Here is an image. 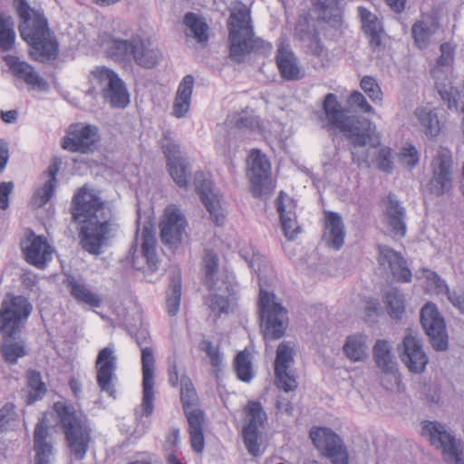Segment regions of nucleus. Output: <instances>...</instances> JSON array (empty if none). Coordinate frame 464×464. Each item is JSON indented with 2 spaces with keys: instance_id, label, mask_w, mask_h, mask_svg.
I'll list each match as a JSON object with an SVG mask.
<instances>
[{
  "instance_id": "7ed1b4c3",
  "label": "nucleus",
  "mask_w": 464,
  "mask_h": 464,
  "mask_svg": "<svg viewBox=\"0 0 464 464\" xmlns=\"http://www.w3.org/2000/svg\"><path fill=\"white\" fill-rule=\"evenodd\" d=\"M120 225L112 206L89 188V255L101 256L115 239Z\"/></svg>"
},
{
  "instance_id": "473e14b6",
  "label": "nucleus",
  "mask_w": 464,
  "mask_h": 464,
  "mask_svg": "<svg viewBox=\"0 0 464 464\" xmlns=\"http://www.w3.org/2000/svg\"><path fill=\"white\" fill-rule=\"evenodd\" d=\"M323 111L327 121L325 127L328 130L337 129L340 130L346 118L350 116L345 114V110L343 108L334 93H327L325 95L323 102Z\"/></svg>"
},
{
  "instance_id": "412c9836",
  "label": "nucleus",
  "mask_w": 464,
  "mask_h": 464,
  "mask_svg": "<svg viewBox=\"0 0 464 464\" xmlns=\"http://www.w3.org/2000/svg\"><path fill=\"white\" fill-rule=\"evenodd\" d=\"M62 160L54 157L42 177L45 179L42 186L37 188L32 196L31 205L34 208H41L45 206L54 196L58 179L57 175L62 166Z\"/></svg>"
},
{
  "instance_id": "e433bc0d",
  "label": "nucleus",
  "mask_w": 464,
  "mask_h": 464,
  "mask_svg": "<svg viewBox=\"0 0 464 464\" xmlns=\"http://www.w3.org/2000/svg\"><path fill=\"white\" fill-rule=\"evenodd\" d=\"M137 41L138 38L127 40L111 38L108 44L107 53L114 60L122 62L130 61L133 56Z\"/></svg>"
},
{
  "instance_id": "8fccbe9b",
  "label": "nucleus",
  "mask_w": 464,
  "mask_h": 464,
  "mask_svg": "<svg viewBox=\"0 0 464 464\" xmlns=\"http://www.w3.org/2000/svg\"><path fill=\"white\" fill-rule=\"evenodd\" d=\"M246 424L243 428L258 429L266 420V413L258 401H249L246 407Z\"/></svg>"
},
{
  "instance_id": "0eeeda50",
  "label": "nucleus",
  "mask_w": 464,
  "mask_h": 464,
  "mask_svg": "<svg viewBox=\"0 0 464 464\" xmlns=\"http://www.w3.org/2000/svg\"><path fill=\"white\" fill-rule=\"evenodd\" d=\"M53 408L72 454L76 459H82L87 450V430L81 424L74 407L66 401H56Z\"/></svg>"
},
{
  "instance_id": "72a5a7b5",
  "label": "nucleus",
  "mask_w": 464,
  "mask_h": 464,
  "mask_svg": "<svg viewBox=\"0 0 464 464\" xmlns=\"http://www.w3.org/2000/svg\"><path fill=\"white\" fill-rule=\"evenodd\" d=\"M102 97L112 109H125L130 103V92L125 82L121 79H117L109 87L102 90Z\"/></svg>"
},
{
  "instance_id": "c03bdc74",
  "label": "nucleus",
  "mask_w": 464,
  "mask_h": 464,
  "mask_svg": "<svg viewBox=\"0 0 464 464\" xmlns=\"http://www.w3.org/2000/svg\"><path fill=\"white\" fill-rule=\"evenodd\" d=\"M184 24L187 26L186 34L195 38L198 43H205L208 39V26L204 19L194 13H187L184 17Z\"/></svg>"
},
{
  "instance_id": "de8ad7c7",
  "label": "nucleus",
  "mask_w": 464,
  "mask_h": 464,
  "mask_svg": "<svg viewBox=\"0 0 464 464\" xmlns=\"http://www.w3.org/2000/svg\"><path fill=\"white\" fill-rule=\"evenodd\" d=\"M182 294L181 278L179 276H174L166 292V304L169 315L175 316L179 311Z\"/></svg>"
},
{
  "instance_id": "a878e982",
  "label": "nucleus",
  "mask_w": 464,
  "mask_h": 464,
  "mask_svg": "<svg viewBox=\"0 0 464 464\" xmlns=\"http://www.w3.org/2000/svg\"><path fill=\"white\" fill-rule=\"evenodd\" d=\"M344 237L345 229L342 217L337 212L325 211L323 239L326 246L338 250L343 246Z\"/></svg>"
},
{
  "instance_id": "58836bf2",
  "label": "nucleus",
  "mask_w": 464,
  "mask_h": 464,
  "mask_svg": "<svg viewBox=\"0 0 464 464\" xmlns=\"http://www.w3.org/2000/svg\"><path fill=\"white\" fill-rule=\"evenodd\" d=\"M415 116L419 121L422 131L428 137L432 139L440 134L441 125L437 112L430 109L421 107L416 109Z\"/></svg>"
},
{
  "instance_id": "603ef678",
  "label": "nucleus",
  "mask_w": 464,
  "mask_h": 464,
  "mask_svg": "<svg viewBox=\"0 0 464 464\" xmlns=\"http://www.w3.org/2000/svg\"><path fill=\"white\" fill-rule=\"evenodd\" d=\"M379 145L378 140L371 143L372 148L377 149L374 159L377 168L385 173H392L393 170L392 150L389 147Z\"/></svg>"
},
{
  "instance_id": "9b49d317",
  "label": "nucleus",
  "mask_w": 464,
  "mask_h": 464,
  "mask_svg": "<svg viewBox=\"0 0 464 464\" xmlns=\"http://www.w3.org/2000/svg\"><path fill=\"white\" fill-rule=\"evenodd\" d=\"M420 324L435 351L444 352L449 348L446 323L435 304L427 303L421 308Z\"/></svg>"
},
{
  "instance_id": "4be33fe9",
  "label": "nucleus",
  "mask_w": 464,
  "mask_h": 464,
  "mask_svg": "<svg viewBox=\"0 0 464 464\" xmlns=\"http://www.w3.org/2000/svg\"><path fill=\"white\" fill-rule=\"evenodd\" d=\"M27 241L28 244L23 246L25 261L39 269L45 268L53 257V248L46 237L32 231Z\"/></svg>"
},
{
  "instance_id": "6e6d98bb",
  "label": "nucleus",
  "mask_w": 464,
  "mask_h": 464,
  "mask_svg": "<svg viewBox=\"0 0 464 464\" xmlns=\"http://www.w3.org/2000/svg\"><path fill=\"white\" fill-rule=\"evenodd\" d=\"M235 371L237 378L242 382H250L253 378L252 362L249 355L245 352L237 354L234 362Z\"/></svg>"
},
{
  "instance_id": "5701e85b",
  "label": "nucleus",
  "mask_w": 464,
  "mask_h": 464,
  "mask_svg": "<svg viewBox=\"0 0 464 464\" xmlns=\"http://www.w3.org/2000/svg\"><path fill=\"white\" fill-rule=\"evenodd\" d=\"M4 61L12 74L25 82L30 88L42 92L48 90V82L35 71L33 65L21 61L14 55H6L4 57Z\"/></svg>"
},
{
  "instance_id": "4c0bfd02",
  "label": "nucleus",
  "mask_w": 464,
  "mask_h": 464,
  "mask_svg": "<svg viewBox=\"0 0 464 464\" xmlns=\"http://www.w3.org/2000/svg\"><path fill=\"white\" fill-rule=\"evenodd\" d=\"M141 238L142 256L146 259L149 268L151 271H155L158 269L159 262L156 250L157 240L155 237L154 230L150 226L143 227Z\"/></svg>"
},
{
  "instance_id": "20e7f679",
  "label": "nucleus",
  "mask_w": 464,
  "mask_h": 464,
  "mask_svg": "<svg viewBox=\"0 0 464 464\" xmlns=\"http://www.w3.org/2000/svg\"><path fill=\"white\" fill-rule=\"evenodd\" d=\"M257 305L260 330L265 341L282 338L288 327V311L273 292L265 289L262 279L259 280Z\"/></svg>"
},
{
  "instance_id": "3c124183",
  "label": "nucleus",
  "mask_w": 464,
  "mask_h": 464,
  "mask_svg": "<svg viewBox=\"0 0 464 464\" xmlns=\"http://www.w3.org/2000/svg\"><path fill=\"white\" fill-rule=\"evenodd\" d=\"M205 284L208 289L216 288V276L218 271V256L212 250H207L204 256Z\"/></svg>"
},
{
  "instance_id": "a18cd8bd",
  "label": "nucleus",
  "mask_w": 464,
  "mask_h": 464,
  "mask_svg": "<svg viewBox=\"0 0 464 464\" xmlns=\"http://www.w3.org/2000/svg\"><path fill=\"white\" fill-rule=\"evenodd\" d=\"M169 175L179 188H187L188 178L191 175V165L188 159L181 158L171 162H167Z\"/></svg>"
},
{
  "instance_id": "2f4dec72",
  "label": "nucleus",
  "mask_w": 464,
  "mask_h": 464,
  "mask_svg": "<svg viewBox=\"0 0 464 464\" xmlns=\"http://www.w3.org/2000/svg\"><path fill=\"white\" fill-rule=\"evenodd\" d=\"M194 88V77L188 74L183 77L179 84L173 103L172 114L178 118H183L189 111L192 92Z\"/></svg>"
},
{
  "instance_id": "c9c22d12",
  "label": "nucleus",
  "mask_w": 464,
  "mask_h": 464,
  "mask_svg": "<svg viewBox=\"0 0 464 464\" xmlns=\"http://www.w3.org/2000/svg\"><path fill=\"white\" fill-rule=\"evenodd\" d=\"M2 343L0 344V354L8 365H15L18 360L27 355L25 342L16 337H6L0 334Z\"/></svg>"
},
{
  "instance_id": "69168bd1",
  "label": "nucleus",
  "mask_w": 464,
  "mask_h": 464,
  "mask_svg": "<svg viewBox=\"0 0 464 464\" xmlns=\"http://www.w3.org/2000/svg\"><path fill=\"white\" fill-rule=\"evenodd\" d=\"M206 302L211 311L218 315L228 313L229 301L222 295L218 294L209 295L207 297Z\"/></svg>"
},
{
  "instance_id": "f704fd0d",
  "label": "nucleus",
  "mask_w": 464,
  "mask_h": 464,
  "mask_svg": "<svg viewBox=\"0 0 464 464\" xmlns=\"http://www.w3.org/2000/svg\"><path fill=\"white\" fill-rule=\"evenodd\" d=\"M26 397L25 403L33 405L42 401L47 393V385L37 370L29 369L25 372Z\"/></svg>"
},
{
  "instance_id": "e2e57ef3",
  "label": "nucleus",
  "mask_w": 464,
  "mask_h": 464,
  "mask_svg": "<svg viewBox=\"0 0 464 464\" xmlns=\"http://www.w3.org/2000/svg\"><path fill=\"white\" fill-rule=\"evenodd\" d=\"M439 94L441 100L447 104V107L451 111H459V101L460 99L459 92L453 88L439 89Z\"/></svg>"
},
{
  "instance_id": "13d9d810",
  "label": "nucleus",
  "mask_w": 464,
  "mask_h": 464,
  "mask_svg": "<svg viewBox=\"0 0 464 464\" xmlns=\"http://www.w3.org/2000/svg\"><path fill=\"white\" fill-rule=\"evenodd\" d=\"M244 444L249 454L256 457L260 455V431L258 429L243 428L242 430Z\"/></svg>"
},
{
  "instance_id": "7c9ffc66",
  "label": "nucleus",
  "mask_w": 464,
  "mask_h": 464,
  "mask_svg": "<svg viewBox=\"0 0 464 464\" xmlns=\"http://www.w3.org/2000/svg\"><path fill=\"white\" fill-rule=\"evenodd\" d=\"M440 23L433 14H423L411 27V34L416 46L420 49L427 48L431 37L437 33Z\"/></svg>"
},
{
  "instance_id": "c85d7f7f",
  "label": "nucleus",
  "mask_w": 464,
  "mask_h": 464,
  "mask_svg": "<svg viewBox=\"0 0 464 464\" xmlns=\"http://www.w3.org/2000/svg\"><path fill=\"white\" fill-rule=\"evenodd\" d=\"M372 357L376 367L382 373L395 374L398 372V362L392 353V345L389 341L377 340L372 347Z\"/></svg>"
},
{
  "instance_id": "0e129e2a",
  "label": "nucleus",
  "mask_w": 464,
  "mask_h": 464,
  "mask_svg": "<svg viewBox=\"0 0 464 464\" xmlns=\"http://www.w3.org/2000/svg\"><path fill=\"white\" fill-rule=\"evenodd\" d=\"M65 284L73 298L78 302L87 303V287L83 284L72 276L67 277Z\"/></svg>"
},
{
  "instance_id": "9d476101",
  "label": "nucleus",
  "mask_w": 464,
  "mask_h": 464,
  "mask_svg": "<svg viewBox=\"0 0 464 464\" xmlns=\"http://www.w3.org/2000/svg\"><path fill=\"white\" fill-rule=\"evenodd\" d=\"M421 435L428 438L430 444L442 449L444 459L450 464H464L461 451L455 437L447 431L444 425L438 421L422 422Z\"/></svg>"
},
{
  "instance_id": "cd10ccee",
  "label": "nucleus",
  "mask_w": 464,
  "mask_h": 464,
  "mask_svg": "<svg viewBox=\"0 0 464 464\" xmlns=\"http://www.w3.org/2000/svg\"><path fill=\"white\" fill-rule=\"evenodd\" d=\"M48 425L44 419L40 420L34 431V450L35 452L34 464H52L53 455V445L46 441Z\"/></svg>"
},
{
  "instance_id": "c756f323",
  "label": "nucleus",
  "mask_w": 464,
  "mask_h": 464,
  "mask_svg": "<svg viewBox=\"0 0 464 464\" xmlns=\"http://www.w3.org/2000/svg\"><path fill=\"white\" fill-rule=\"evenodd\" d=\"M285 194L281 191L276 198V208L280 216L281 227L285 237L289 240H293L301 232V227L296 222L293 202L288 200V202L285 203Z\"/></svg>"
},
{
  "instance_id": "6ab92c4d",
  "label": "nucleus",
  "mask_w": 464,
  "mask_h": 464,
  "mask_svg": "<svg viewBox=\"0 0 464 464\" xmlns=\"http://www.w3.org/2000/svg\"><path fill=\"white\" fill-rule=\"evenodd\" d=\"M142 364V416L150 417L154 410L155 357L151 347H141Z\"/></svg>"
},
{
  "instance_id": "338daca9",
  "label": "nucleus",
  "mask_w": 464,
  "mask_h": 464,
  "mask_svg": "<svg viewBox=\"0 0 464 464\" xmlns=\"http://www.w3.org/2000/svg\"><path fill=\"white\" fill-rule=\"evenodd\" d=\"M188 419L189 431L203 430L204 412L197 407L188 408L184 411Z\"/></svg>"
},
{
  "instance_id": "49530a36",
  "label": "nucleus",
  "mask_w": 464,
  "mask_h": 464,
  "mask_svg": "<svg viewBox=\"0 0 464 464\" xmlns=\"http://www.w3.org/2000/svg\"><path fill=\"white\" fill-rule=\"evenodd\" d=\"M14 22L12 16L0 13V50L9 52L15 43Z\"/></svg>"
},
{
  "instance_id": "052dcab7",
  "label": "nucleus",
  "mask_w": 464,
  "mask_h": 464,
  "mask_svg": "<svg viewBox=\"0 0 464 464\" xmlns=\"http://www.w3.org/2000/svg\"><path fill=\"white\" fill-rule=\"evenodd\" d=\"M399 160L401 165L409 169H413L420 160V155L416 147L412 144L403 146L398 155Z\"/></svg>"
},
{
  "instance_id": "b1692460",
  "label": "nucleus",
  "mask_w": 464,
  "mask_h": 464,
  "mask_svg": "<svg viewBox=\"0 0 464 464\" xmlns=\"http://www.w3.org/2000/svg\"><path fill=\"white\" fill-rule=\"evenodd\" d=\"M378 248L380 266L383 269L389 270L397 281L410 282L412 275L403 256L386 245L379 246Z\"/></svg>"
},
{
  "instance_id": "39448f33",
  "label": "nucleus",
  "mask_w": 464,
  "mask_h": 464,
  "mask_svg": "<svg viewBox=\"0 0 464 464\" xmlns=\"http://www.w3.org/2000/svg\"><path fill=\"white\" fill-rule=\"evenodd\" d=\"M33 309L27 297L6 293L0 304V334L6 337L19 336L25 328Z\"/></svg>"
},
{
  "instance_id": "5fc2aeb1",
  "label": "nucleus",
  "mask_w": 464,
  "mask_h": 464,
  "mask_svg": "<svg viewBox=\"0 0 464 464\" xmlns=\"http://www.w3.org/2000/svg\"><path fill=\"white\" fill-rule=\"evenodd\" d=\"M180 400L183 410L187 411L188 408L197 407L198 396L192 381L187 376H182L180 379Z\"/></svg>"
},
{
  "instance_id": "dca6fc26",
  "label": "nucleus",
  "mask_w": 464,
  "mask_h": 464,
  "mask_svg": "<svg viewBox=\"0 0 464 464\" xmlns=\"http://www.w3.org/2000/svg\"><path fill=\"white\" fill-rule=\"evenodd\" d=\"M247 176L249 178L252 193L255 197H261L268 188L271 176V165L267 157L259 150H252L248 159Z\"/></svg>"
},
{
  "instance_id": "a211bd4d",
  "label": "nucleus",
  "mask_w": 464,
  "mask_h": 464,
  "mask_svg": "<svg viewBox=\"0 0 464 464\" xmlns=\"http://www.w3.org/2000/svg\"><path fill=\"white\" fill-rule=\"evenodd\" d=\"M400 358L408 370L413 373H422L429 362V358L423 350L422 341L408 329L402 340Z\"/></svg>"
},
{
  "instance_id": "ddd939ff",
  "label": "nucleus",
  "mask_w": 464,
  "mask_h": 464,
  "mask_svg": "<svg viewBox=\"0 0 464 464\" xmlns=\"http://www.w3.org/2000/svg\"><path fill=\"white\" fill-rule=\"evenodd\" d=\"M295 345L292 342H282L276 349L275 359V376L277 387L285 392L295 391L297 382L289 372V368L294 362Z\"/></svg>"
},
{
  "instance_id": "79ce46f5",
  "label": "nucleus",
  "mask_w": 464,
  "mask_h": 464,
  "mask_svg": "<svg viewBox=\"0 0 464 464\" xmlns=\"http://www.w3.org/2000/svg\"><path fill=\"white\" fill-rule=\"evenodd\" d=\"M343 353L352 362H363L368 357L366 337L362 334L350 335L343 345Z\"/></svg>"
},
{
  "instance_id": "37998d69",
  "label": "nucleus",
  "mask_w": 464,
  "mask_h": 464,
  "mask_svg": "<svg viewBox=\"0 0 464 464\" xmlns=\"http://www.w3.org/2000/svg\"><path fill=\"white\" fill-rule=\"evenodd\" d=\"M78 126H71L68 135L63 138L62 147L72 152L87 151V125L82 126L80 130H76Z\"/></svg>"
},
{
  "instance_id": "f3484780",
  "label": "nucleus",
  "mask_w": 464,
  "mask_h": 464,
  "mask_svg": "<svg viewBox=\"0 0 464 464\" xmlns=\"http://www.w3.org/2000/svg\"><path fill=\"white\" fill-rule=\"evenodd\" d=\"M383 222L389 234L393 238H402L407 233V211L405 207L393 193H389L383 199Z\"/></svg>"
},
{
  "instance_id": "aec40b11",
  "label": "nucleus",
  "mask_w": 464,
  "mask_h": 464,
  "mask_svg": "<svg viewBox=\"0 0 464 464\" xmlns=\"http://www.w3.org/2000/svg\"><path fill=\"white\" fill-rule=\"evenodd\" d=\"M194 187L199 195L201 201L210 214L217 226L223 225L225 215L221 208L218 195L212 190V183L202 171H197L194 175Z\"/></svg>"
},
{
  "instance_id": "ea45409f",
  "label": "nucleus",
  "mask_w": 464,
  "mask_h": 464,
  "mask_svg": "<svg viewBox=\"0 0 464 464\" xmlns=\"http://www.w3.org/2000/svg\"><path fill=\"white\" fill-rule=\"evenodd\" d=\"M313 6L320 20L333 25L340 24L339 0H314Z\"/></svg>"
},
{
  "instance_id": "2eb2a0df",
  "label": "nucleus",
  "mask_w": 464,
  "mask_h": 464,
  "mask_svg": "<svg viewBox=\"0 0 464 464\" xmlns=\"http://www.w3.org/2000/svg\"><path fill=\"white\" fill-rule=\"evenodd\" d=\"M87 184H83L72 198L70 213L72 218L68 226L69 231L74 237L78 234L80 244L87 250Z\"/></svg>"
},
{
  "instance_id": "423d86ee",
  "label": "nucleus",
  "mask_w": 464,
  "mask_h": 464,
  "mask_svg": "<svg viewBox=\"0 0 464 464\" xmlns=\"http://www.w3.org/2000/svg\"><path fill=\"white\" fill-rule=\"evenodd\" d=\"M375 126L366 118L350 115L340 131L353 145L352 160L359 167H371L370 153L368 150H357V148L365 147L367 144L373 142L375 134Z\"/></svg>"
},
{
  "instance_id": "4468645a",
  "label": "nucleus",
  "mask_w": 464,
  "mask_h": 464,
  "mask_svg": "<svg viewBox=\"0 0 464 464\" xmlns=\"http://www.w3.org/2000/svg\"><path fill=\"white\" fill-rule=\"evenodd\" d=\"M187 221L176 206H168L160 222V239L170 247H177L185 233Z\"/></svg>"
},
{
  "instance_id": "f8f14e48",
  "label": "nucleus",
  "mask_w": 464,
  "mask_h": 464,
  "mask_svg": "<svg viewBox=\"0 0 464 464\" xmlns=\"http://www.w3.org/2000/svg\"><path fill=\"white\" fill-rule=\"evenodd\" d=\"M314 446L327 457L333 464H348L349 454L342 438L330 428L318 427L310 431Z\"/></svg>"
},
{
  "instance_id": "774afa93",
  "label": "nucleus",
  "mask_w": 464,
  "mask_h": 464,
  "mask_svg": "<svg viewBox=\"0 0 464 464\" xmlns=\"http://www.w3.org/2000/svg\"><path fill=\"white\" fill-rule=\"evenodd\" d=\"M17 413L14 404L11 402L5 403L0 409V430H6L11 423L15 420Z\"/></svg>"
},
{
  "instance_id": "f257e3e1",
  "label": "nucleus",
  "mask_w": 464,
  "mask_h": 464,
  "mask_svg": "<svg viewBox=\"0 0 464 464\" xmlns=\"http://www.w3.org/2000/svg\"><path fill=\"white\" fill-rule=\"evenodd\" d=\"M14 7L20 19V35L30 47V57L43 63L55 60L59 44L49 28L44 10L32 8L27 0H14Z\"/></svg>"
},
{
  "instance_id": "1a4fd4ad",
  "label": "nucleus",
  "mask_w": 464,
  "mask_h": 464,
  "mask_svg": "<svg viewBox=\"0 0 464 464\" xmlns=\"http://www.w3.org/2000/svg\"><path fill=\"white\" fill-rule=\"evenodd\" d=\"M117 369L118 357L115 345L111 343L99 351L94 362V370L96 382L101 392L114 399L117 393Z\"/></svg>"
},
{
  "instance_id": "393cba45",
  "label": "nucleus",
  "mask_w": 464,
  "mask_h": 464,
  "mask_svg": "<svg viewBox=\"0 0 464 464\" xmlns=\"http://www.w3.org/2000/svg\"><path fill=\"white\" fill-rule=\"evenodd\" d=\"M358 11L362 28L368 38L370 48L374 53H380L385 48L383 43L385 31L382 23L365 7L361 6L358 8Z\"/></svg>"
},
{
  "instance_id": "4d7b16f0",
  "label": "nucleus",
  "mask_w": 464,
  "mask_h": 464,
  "mask_svg": "<svg viewBox=\"0 0 464 464\" xmlns=\"http://www.w3.org/2000/svg\"><path fill=\"white\" fill-rule=\"evenodd\" d=\"M160 143L167 159V162H171L182 158L180 156L179 144L172 138V133L169 130H165L163 132Z\"/></svg>"
},
{
  "instance_id": "bf43d9fd",
  "label": "nucleus",
  "mask_w": 464,
  "mask_h": 464,
  "mask_svg": "<svg viewBox=\"0 0 464 464\" xmlns=\"http://www.w3.org/2000/svg\"><path fill=\"white\" fill-rule=\"evenodd\" d=\"M91 74L93 80L102 86V88L109 87L120 78L117 72L106 66H97L92 71Z\"/></svg>"
},
{
  "instance_id": "864d4df0",
  "label": "nucleus",
  "mask_w": 464,
  "mask_h": 464,
  "mask_svg": "<svg viewBox=\"0 0 464 464\" xmlns=\"http://www.w3.org/2000/svg\"><path fill=\"white\" fill-rule=\"evenodd\" d=\"M420 277L425 279L427 289L431 294L445 295L450 289L446 281L434 271L423 269Z\"/></svg>"
},
{
  "instance_id": "09e8293b",
  "label": "nucleus",
  "mask_w": 464,
  "mask_h": 464,
  "mask_svg": "<svg viewBox=\"0 0 464 464\" xmlns=\"http://www.w3.org/2000/svg\"><path fill=\"white\" fill-rule=\"evenodd\" d=\"M383 298L390 316L401 319L405 311L404 297L401 292L392 288L385 292Z\"/></svg>"
},
{
  "instance_id": "6e6552de",
  "label": "nucleus",
  "mask_w": 464,
  "mask_h": 464,
  "mask_svg": "<svg viewBox=\"0 0 464 464\" xmlns=\"http://www.w3.org/2000/svg\"><path fill=\"white\" fill-rule=\"evenodd\" d=\"M453 164L450 150L440 146L430 161L431 178L426 185L430 194L441 197L452 189Z\"/></svg>"
},
{
  "instance_id": "f03ea898",
  "label": "nucleus",
  "mask_w": 464,
  "mask_h": 464,
  "mask_svg": "<svg viewBox=\"0 0 464 464\" xmlns=\"http://www.w3.org/2000/svg\"><path fill=\"white\" fill-rule=\"evenodd\" d=\"M229 55L237 63L244 61L246 54L254 52L268 55L272 44L261 38H255L250 8L242 2H236L227 21Z\"/></svg>"
},
{
  "instance_id": "bb28decb",
  "label": "nucleus",
  "mask_w": 464,
  "mask_h": 464,
  "mask_svg": "<svg viewBox=\"0 0 464 464\" xmlns=\"http://www.w3.org/2000/svg\"><path fill=\"white\" fill-rule=\"evenodd\" d=\"M281 77L288 82L298 81L304 76L298 60L288 46L280 45L276 57Z\"/></svg>"
},
{
  "instance_id": "a19ab883",
  "label": "nucleus",
  "mask_w": 464,
  "mask_h": 464,
  "mask_svg": "<svg viewBox=\"0 0 464 464\" xmlns=\"http://www.w3.org/2000/svg\"><path fill=\"white\" fill-rule=\"evenodd\" d=\"M160 51L138 38L132 59L141 67L153 68L160 60Z\"/></svg>"
},
{
  "instance_id": "680f3d73",
  "label": "nucleus",
  "mask_w": 464,
  "mask_h": 464,
  "mask_svg": "<svg viewBox=\"0 0 464 464\" xmlns=\"http://www.w3.org/2000/svg\"><path fill=\"white\" fill-rule=\"evenodd\" d=\"M360 86L373 102L382 100V92L373 77L364 76L361 80Z\"/></svg>"
}]
</instances>
